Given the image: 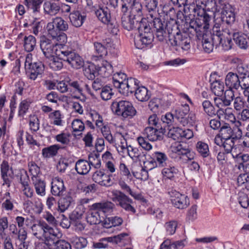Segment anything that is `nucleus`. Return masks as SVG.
<instances>
[{"label": "nucleus", "mask_w": 249, "mask_h": 249, "mask_svg": "<svg viewBox=\"0 0 249 249\" xmlns=\"http://www.w3.org/2000/svg\"><path fill=\"white\" fill-rule=\"evenodd\" d=\"M42 217L46 222L39 220L37 223L31 226L30 229L33 235L45 241H54L60 238L62 233L56 228L57 220L53 214L49 212H46L42 215Z\"/></svg>", "instance_id": "obj_1"}, {"label": "nucleus", "mask_w": 249, "mask_h": 249, "mask_svg": "<svg viewBox=\"0 0 249 249\" xmlns=\"http://www.w3.org/2000/svg\"><path fill=\"white\" fill-rule=\"evenodd\" d=\"M120 139V142L118 143L117 150L120 155L125 156L128 155L132 160H137L142 156L141 151L136 147L127 144L126 139L122 134L117 135Z\"/></svg>", "instance_id": "obj_2"}, {"label": "nucleus", "mask_w": 249, "mask_h": 249, "mask_svg": "<svg viewBox=\"0 0 249 249\" xmlns=\"http://www.w3.org/2000/svg\"><path fill=\"white\" fill-rule=\"evenodd\" d=\"M111 194L112 200L117 205L131 214H135L136 213V210L133 206L132 199L120 190H114L111 191Z\"/></svg>", "instance_id": "obj_3"}, {"label": "nucleus", "mask_w": 249, "mask_h": 249, "mask_svg": "<svg viewBox=\"0 0 249 249\" xmlns=\"http://www.w3.org/2000/svg\"><path fill=\"white\" fill-rule=\"evenodd\" d=\"M112 111L124 118H132L136 114V110L132 104L126 100L113 102L111 105Z\"/></svg>", "instance_id": "obj_4"}, {"label": "nucleus", "mask_w": 249, "mask_h": 249, "mask_svg": "<svg viewBox=\"0 0 249 249\" xmlns=\"http://www.w3.org/2000/svg\"><path fill=\"white\" fill-rule=\"evenodd\" d=\"M213 30L214 34L213 39L216 42V46L218 44L221 45L224 50H229L231 48L232 33L231 34L229 30L221 31L218 25L217 26L215 24Z\"/></svg>", "instance_id": "obj_5"}, {"label": "nucleus", "mask_w": 249, "mask_h": 249, "mask_svg": "<svg viewBox=\"0 0 249 249\" xmlns=\"http://www.w3.org/2000/svg\"><path fill=\"white\" fill-rule=\"evenodd\" d=\"M95 14L99 20L107 25V28L114 34H117L118 24L116 21L111 18L110 10L107 7H100L95 11Z\"/></svg>", "instance_id": "obj_6"}, {"label": "nucleus", "mask_w": 249, "mask_h": 249, "mask_svg": "<svg viewBox=\"0 0 249 249\" xmlns=\"http://www.w3.org/2000/svg\"><path fill=\"white\" fill-rule=\"evenodd\" d=\"M235 127L232 129L229 124H226L220 128V135L223 140L236 138L240 139L242 136V124L241 122H235Z\"/></svg>", "instance_id": "obj_7"}, {"label": "nucleus", "mask_w": 249, "mask_h": 249, "mask_svg": "<svg viewBox=\"0 0 249 249\" xmlns=\"http://www.w3.org/2000/svg\"><path fill=\"white\" fill-rule=\"evenodd\" d=\"M168 193L172 204L177 209H185L190 205L189 198L186 195L173 189H171Z\"/></svg>", "instance_id": "obj_8"}, {"label": "nucleus", "mask_w": 249, "mask_h": 249, "mask_svg": "<svg viewBox=\"0 0 249 249\" xmlns=\"http://www.w3.org/2000/svg\"><path fill=\"white\" fill-rule=\"evenodd\" d=\"M142 19V14H133L132 12L123 13L122 17V24L123 27L128 31L137 28L139 22Z\"/></svg>", "instance_id": "obj_9"}, {"label": "nucleus", "mask_w": 249, "mask_h": 249, "mask_svg": "<svg viewBox=\"0 0 249 249\" xmlns=\"http://www.w3.org/2000/svg\"><path fill=\"white\" fill-rule=\"evenodd\" d=\"M169 42L173 46H178L184 51H188L191 48V37L187 33H177L172 37L169 36Z\"/></svg>", "instance_id": "obj_10"}, {"label": "nucleus", "mask_w": 249, "mask_h": 249, "mask_svg": "<svg viewBox=\"0 0 249 249\" xmlns=\"http://www.w3.org/2000/svg\"><path fill=\"white\" fill-rule=\"evenodd\" d=\"M58 53H57L58 55L73 68L77 69L83 66L82 58L75 53L68 51H62Z\"/></svg>", "instance_id": "obj_11"}, {"label": "nucleus", "mask_w": 249, "mask_h": 249, "mask_svg": "<svg viewBox=\"0 0 249 249\" xmlns=\"http://www.w3.org/2000/svg\"><path fill=\"white\" fill-rule=\"evenodd\" d=\"M40 47L45 56L48 58L58 55V52L62 51L61 50H58L57 45L45 37L41 38Z\"/></svg>", "instance_id": "obj_12"}, {"label": "nucleus", "mask_w": 249, "mask_h": 249, "mask_svg": "<svg viewBox=\"0 0 249 249\" xmlns=\"http://www.w3.org/2000/svg\"><path fill=\"white\" fill-rule=\"evenodd\" d=\"M173 128L169 129L168 137L175 141H180L184 139H190L193 137V132L190 129H183L178 127L173 126Z\"/></svg>", "instance_id": "obj_13"}, {"label": "nucleus", "mask_w": 249, "mask_h": 249, "mask_svg": "<svg viewBox=\"0 0 249 249\" xmlns=\"http://www.w3.org/2000/svg\"><path fill=\"white\" fill-rule=\"evenodd\" d=\"M195 13L198 18L195 21V23L199 28H203L204 29H208L209 27V22L211 19L210 17L206 13L204 8L201 6L196 5L193 9Z\"/></svg>", "instance_id": "obj_14"}, {"label": "nucleus", "mask_w": 249, "mask_h": 249, "mask_svg": "<svg viewBox=\"0 0 249 249\" xmlns=\"http://www.w3.org/2000/svg\"><path fill=\"white\" fill-rule=\"evenodd\" d=\"M165 129L162 127H153V126L146 127L143 132V135L151 141L161 140L163 138Z\"/></svg>", "instance_id": "obj_15"}, {"label": "nucleus", "mask_w": 249, "mask_h": 249, "mask_svg": "<svg viewBox=\"0 0 249 249\" xmlns=\"http://www.w3.org/2000/svg\"><path fill=\"white\" fill-rule=\"evenodd\" d=\"M138 86V80L135 78H127L118 88L119 91L126 96L132 93Z\"/></svg>", "instance_id": "obj_16"}, {"label": "nucleus", "mask_w": 249, "mask_h": 249, "mask_svg": "<svg viewBox=\"0 0 249 249\" xmlns=\"http://www.w3.org/2000/svg\"><path fill=\"white\" fill-rule=\"evenodd\" d=\"M167 23L159 18H154L153 19V26L156 30V36L157 39L160 41L166 40L167 36V33L166 31Z\"/></svg>", "instance_id": "obj_17"}, {"label": "nucleus", "mask_w": 249, "mask_h": 249, "mask_svg": "<svg viewBox=\"0 0 249 249\" xmlns=\"http://www.w3.org/2000/svg\"><path fill=\"white\" fill-rule=\"evenodd\" d=\"M153 34H139L134 39L136 47L139 49H142L147 46H151L154 40Z\"/></svg>", "instance_id": "obj_18"}, {"label": "nucleus", "mask_w": 249, "mask_h": 249, "mask_svg": "<svg viewBox=\"0 0 249 249\" xmlns=\"http://www.w3.org/2000/svg\"><path fill=\"white\" fill-rule=\"evenodd\" d=\"M46 28L48 35L53 39H55L57 40H62V42H64L66 40V35L60 32L55 26L53 19L52 21L47 24Z\"/></svg>", "instance_id": "obj_19"}, {"label": "nucleus", "mask_w": 249, "mask_h": 249, "mask_svg": "<svg viewBox=\"0 0 249 249\" xmlns=\"http://www.w3.org/2000/svg\"><path fill=\"white\" fill-rule=\"evenodd\" d=\"M92 179L96 183L103 186H110L112 183L110 176L101 170L94 172Z\"/></svg>", "instance_id": "obj_20"}, {"label": "nucleus", "mask_w": 249, "mask_h": 249, "mask_svg": "<svg viewBox=\"0 0 249 249\" xmlns=\"http://www.w3.org/2000/svg\"><path fill=\"white\" fill-rule=\"evenodd\" d=\"M123 4L122 6V12L125 13L128 8L131 9V12L134 13L141 14L142 6L141 4L136 2L135 0H122Z\"/></svg>", "instance_id": "obj_21"}, {"label": "nucleus", "mask_w": 249, "mask_h": 249, "mask_svg": "<svg viewBox=\"0 0 249 249\" xmlns=\"http://www.w3.org/2000/svg\"><path fill=\"white\" fill-rule=\"evenodd\" d=\"M233 9L229 3L224 4L222 7V19L223 21L227 24H231L234 22L235 19Z\"/></svg>", "instance_id": "obj_22"}, {"label": "nucleus", "mask_w": 249, "mask_h": 249, "mask_svg": "<svg viewBox=\"0 0 249 249\" xmlns=\"http://www.w3.org/2000/svg\"><path fill=\"white\" fill-rule=\"evenodd\" d=\"M86 18V16L78 10L72 11L69 15L71 25L76 28L80 27L83 25Z\"/></svg>", "instance_id": "obj_23"}, {"label": "nucleus", "mask_w": 249, "mask_h": 249, "mask_svg": "<svg viewBox=\"0 0 249 249\" xmlns=\"http://www.w3.org/2000/svg\"><path fill=\"white\" fill-rule=\"evenodd\" d=\"M233 39L241 48L246 49L249 48V34L244 32L243 34L239 33H232Z\"/></svg>", "instance_id": "obj_24"}, {"label": "nucleus", "mask_w": 249, "mask_h": 249, "mask_svg": "<svg viewBox=\"0 0 249 249\" xmlns=\"http://www.w3.org/2000/svg\"><path fill=\"white\" fill-rule=\"evenodd\" d=\"M114 206L111 202L106 201L94 203L92 204V208L94 209H97L102 215L106 216V213L112 211Z\"/></svg>", "instance_id": "obj_25"}, {"label": "nucleus", "mask_w": 249, "mask_h": 249, "mask_svg": "<svg viewBox=\"0 0 249 249\" xmlns=\"http://www.w3.org/2000/svg\"><path fill=\"white\" fill-rule=\"evenodd\" d=\"M65 191L63 181L59 178L56 177L52 182L51 193L54 196L62 195Z\"/></svg>", "instance_id": "obj_26"}, {"label": "nucleus", "mask_w": 249, "mask_h": 249, "mask_svg": "<svg viewBox=\"0 0 249 249\" xmlns=\"http://www.w3.org/2000/svg\"><path fill=\"white\" fill-rule=\"evenodd\" d=\"M43 9L45 14L53 16L59 12L60 6L58 3L46 0L43 3Z\"/></svg>", "instance_id": "obj_27"}, {"label": "nucleus", "mask_w": 249, "mask_h": 249, "mask_svg": "<svg viewBox=\"0 0 249 249\" xmlns=\"http://www.w3.org/2000/svg\"><path fill=\"white\" fill-rule=\"evenodd\" d=\"M225 84L230 89H238L240 87V79L236 73L230 72L226 75Z\"/></svg>", "instance_id": "obj_28"}, {"label": "nucleus", "mask_w": 249, "mask_h": 249, "mask_svg": "<svg viewBox=\"0 0 249 249\" xmlns=\"http://www.w3.org/2000/svg\"><path fill=\"white\" fill-rule=\"evenodd\" d=\"M189 111L190 107L186 104L177 107L175 109L174 114L178 125H181L182 124L181 121L184 119Z\"/></svg>", "instance_id": "obj_29"}, {"label": "nucleus", "mask_w": 249, "mask_h": 249, "mask_svg": "<svg viewBox=\"0 0 249 249\" xmlns=\"http://www.w3.org/2000/svg\"><path fill=\"white\" fill-rule=\"evenodd\" d=\"M104 215H102L97 209L92 208V205L90 207V211L87 216V220L90 224H98L101 223Z\"/></svg>", "instance_id": "obj_30"}, {"label": "nucleus", "mask_w": 249, "mask_h": 249, "mask_svg": "<svg viewBox=\"0 0 249 249\" xmlns=\"http://www.w3.org/2000/svg\"><path fill=\"white\" fill-rule=\"evenodd\" d=\"M36 194L40 196L46 195V183L41 178H33L32 180Z\"/></svg>", "instance_id": "obj_31"}, {"label": "nucleus", "mask_w": 249, "mask_h": 249, "mask_svg": "<svg viewBox=\"0 0 249 249\" xmlns=\"http://www.w3.org/2000/svg\"><path fill=\"white\" fill-rule=\"evenodd\" d=\"M151 156L155 159L156 163L160 167H163L169 163V159L167 155L163 152L156 151L151 153Z\"/></svg>", "instance_id": "obj_32"}, {"label": "nucleus", "mask_w": 249, "mask_h": 249, "mask_svg": "<svg viewBox=\"0 0 249 249\" xmlns=\"http://www.w3.org/2000/svg\"><path fill=\"white\" fill-rule=\"evenodd\" d=\"M60 148V146L58 144L45 147L42 150V156L45 159L54 157L58 154V151Z\"/></svg>", "instance_id": "obj_33"}, {"label": "nucleus", "mask_w": 249, "mask_h": 249, "mask_svg": "<svg viewBox=\"0 0 249 249\" xmlns=\"http://www.w3.org/2000/svg\"><path fill=\"white\" fill-rule=\"evenodd\" d=\"M83 71L84 75L89 80L94 79L99 74L96 66L92 63L84 65Z\"/></svg>", "instance_id": "obj_34"}, {"label": "nucleus", "mask_w": 249, "mask_h": 249, "mask_svg": "<svg viewBox=\"0 0 249 249\" xmlns=\"http://www.w3.org/2000/svg\"><path fill=\"white\" fill-rule=\"evenodd\" d=\"M30 71V78L35 80L38 75L41 74L44 71V65L41 62H34L31 65Z\"/></svg>", "instance_id": "obj_35"}, {"label": "nucleus", "mask_w": 249, "mask_h": 249, "mask_svg": "<svg viewBox=\"0 0 249 249\" xmlns=\"http://www.w3.org/2000/svg\"><path fill=\"white\" fill-rule=\"evenodd\" d=\"M217 114L219 118L220 117L234 123L236 122V118L232 112V109L231 107H227L225 109L220 108L217 110Z\"/></svg>", "instance_id": "obj_36"}, {"label": "nucleus", "mask_w": 249, "mask_h": 249, "mask_svg": "<svg viewBox=\"0 0 249 249\" xmlns=\"http://www.w3.org/2000/svg\"><path fill=\"white\" fill-rule=\"evenodd\" d=\"M75 168L78 174L86 175L89 172L91 167L87 160H79L76 162Z\"/></svg>", "instance_id": "obj_37"}, {"label": "nucleus", "mask_w": 249, "mask_h": 249, "mask_svg": "<svg viewBox=\"0 0 249 249\" xmlns=\"http://www.w3.org/2000/svg\"><path fill=\"white\" fill-rule=\"evenodd\" d=\"M134 91H135V95L136 98L140 101H146L150 97V94L149 91L144 87H137Z\"/></svg>", "instance_id": "obj_38"}, {"label": "nucleus", "mask_w": 249, "mask_h": 249, "mask_svg": "<svg viewBox=\"0 0 249 249\" xmlns=\"http://www.w3.org/2000/svg\"><path fill=\"white\" fill-rule=\"evenodd\" d=\"M163 167L161 171L162 175L168 179L173 178L178 172V169L173 165L169 164V163Z\"/></svg>", "instance_id": "obj_39"}, {"label": "nucleus", "mask_w": 249, "mask_h": 249, "mask_svg": "<svg viewBox=\"0 0 249 249\" xmlns=\"http://www.w3.org/2000/svg\"><path fill=\"white\" fill-rule=\"evenodd\" d=\"M63 116L59 110H55L51 112L49 115V118L51 120V124L57 126L63 125Z\"/></svg>", "instance_id": "obj_40"}, {"label": "nucleus", "mask_w": 249, "mask_h": 249, "mask_svg": "<svg viewBox=\"0 0 249 249\" xmlns=\"http://www.w3.org/2000/svg\"><path fill=\"white\" fill-rule=\"evenodd\" d=\"M211 89L212 91L216 96L222 95L224 90V84L219 80H215L211 83Z\"/></svg>", "instance_id": "obj_41"}, {"label": "nucleus", "mask_w": 249, "mask_h": 249, "mask_svg": "<svg viewBox=\"0 0 249 249\" xmlns=\"http://www.w3.org/2000/svg\"><path fill=\"white\" fill-rule=\"evenodd\" d=\"M236 138L228 139L224 140L223 146L227 153H231L232 156L234 157L235 150L238 148L237 145L234 146V140Z\"/></svg>", "instance_id": "obj_42"}, {"label": "nucleus", "mask_w": 249, "mask_h": 249, "mask_svg": "<svg viewBox=\"0 0 249 249\" xmlns=\"http://www.w3.org/2000/svg\"><path fill=\"white\" fill-rule=\"evenodd\" d=\"M161 121L165 125L176 126L178 125V122L175 119L174 114L172 113H167L165 115H162L161 117Z\"/></svg>", "instance_id": "obj_43"}, {"label": "nucleus", "mask_w": 249, "mask_h": 249, "mask_svg": "<svg viewBox=\"0 0 249 249\" xmlns=\"http://www.w3.org/2000/svg\"><path fill=\"white\" fill-rule=\"evenodd\" d=\"M71 243L76 249H83L87 247L88 241L86 238L74 236L71 238Z\"/></svg>", "instance_id": "obj_44"}, {"label": "nucleus", "mask_w": 249, "mask_h": 249, "mask_svg": "<svg viewBox=\"0 0 249 249\" xmlns=\"http://www.w3.org/2000/svg\"><path fill=\"white\" fill-rule=\"evenodd\" d=\"M36 45V39L34 36L30 35L24 37V47L27 52H30L32 51L34 49Z\"/></svg>", "instance_id": "obj_45"}, {"label": "nucleus", "mask_w": 249, "mask_h": 249, "mask_svg": "<svg viewBox=\"0 0 249 249\" xmlns=\"http://www.w3.org/2000/svg\"><path fill=\"white\" fill-rule=\"evenodd\" d=\"M118 183L120 188L124 192L128 194L136 199H141L142 197V195L133 192L131 190L130 187L123 180H120Z\"/></svg>", "instance_id": "obj_46"}, {"label": "nucleus", "mask_w": 249, "mask_h": 249, "mask_svg": "<svg viewBox=\"0 0 249 249\" xmlns=\"http://www.w3.org/2000/svg\"><path fill=\"white\" fill-rule=\"evenodd\" d=\"M50 58L49 66L51 69L54 71H59L63 68V64L62 62L63 59L59 56L56 55V57L53 56Z\"/></svg>", "instance_id": "obj_47"}, {"label": "nucleus", "mask_w": 249, "mask_h": 249, "mask_svg": "<svg viewBox=\"0 0 249 249\" xmlns=\"http://www.w3.org/2000/svg\"><path fill=\"white\" fill-rule=\"evenodd\" d=\"M126 79L125 73L121 72H116L114 74L112 77L113 84L115 87L118 89Z\"/></svg>", "instance_id": "obj_48"}, {"label": "nucleus", "mask_w": 249, "mask_h": 249, "mask_svg": "<svg viewBox=\"0 0 249 249\" xmlns=\"http://www.w3.org/2000/svg\"><path fill=\"white\" fill-rule=\"evenodd\" d=\"M56 28L60 32L66 31L69 28L68 22L65 20L62 17H56L53 18Z\"/></svg>", "instance_id": "obj_49"}, {"label": "nucleus", "mask_w": 249, "mask_h": 249, "mask_svg": "<svg viewBox=\"0 0 249 249\" xmlns=\"http://www.w3.org/2000/svg\"><path fill=\"white\" fill-rule=\"evenodd\" d=\"M71 127L74 135H79L85 129V124L80 119H74L71 123Z\"/></svg>", "instance_id": "obj_50"}, {"label": "nucleus", "mask_w": 249, "mask_h": 249, "mask_svg": "<svg viewBox=\"0 0 249 249\" xmlns=\"http://www.w3.org/2000/svg\"><path fill=\"white\" fill-rule=\"evenodd\" d=\"M41 0H24V4L28 8H31L33 13L38 12L40 10Z\"/></svg>", "instance_id": "obj_51"}, {"label": "nucleus", "mask_w": 249, "mask_h": 249, "mask_svg": "<svg viewBox=\"0 0 249 249\" xmlns=\"http://www.w3.org/2000/svg\"><path fill=\"white\" fill-rule=\"evenodd\" d=\"M72 203V198L71 196L61 198L58 202V209L61 212H64L68 209Z\"/></svg>", "instance_id": "obj_52"}, {"label": "nucleus", "mask_w": 249, "mask_h": 249, "mask_svg": "<svg viewBox=\"0 0 249 249\" xmlns=\"http://www.w3.org/2000/svg\"><path fill=\"white\" fill-rule=\"evenodd\" d=\"M29 172L32 176L31 180L33 178H40L39 174L40 172L39 167L33 161H31L28 163Z\"/></svg>", "instance_id": "obj_53"}, {"label": "nucleus", "mask_w": 249, "mask_h": 249, "mask_svg": "<svg viewBox=\"0 0 249 249\" xmlns=\"http://www.w3.org/2000/svg\"><path fill=\"white\" fill-rule=\"evenodd\" d=\"M89 163L95 168H99L101 167V160L99 154L97 153H90L88 157Z\"/></svg>", "instance_id": "obj_54"}, {"label": "nucleus", "mask_w": 249, "mask_h": 249, "mask_svg": "<svg viewBox=\"0 0 249 249\" xmlns=\"http://www.w3.org/2000/svg\"><path fill=\"white\" fill-rule=\"evenodd\" d=\"M202 106L204 112L210 117H213L217 114L214 107L212 103L208 100H205L202 103Z\"/></svg>", "instance_id": "obj_55"}, {"label": "nucleus", "mask_w": 249, "mask_h": 249, "mask_svg": "<svg viewBox=\"0 0 249 249\" xmlns=\"http://www.w3.org/2000/svg\"><path fill=\"white\" fill-rule=\"evenodd\" d=\"M71 134L69 133L61 132L56 135L54 137L55 140L58 142L63 145H68L71 141Z\"/></svg>", "instance_id": "obj_56"}, {"label": "nucleus", "mask_w": 249, "mask_h": 249, "mask_svg": "<svg viewBox=\"0 0 249 249\" xmlns=\"http://www.w3.org/2000/svg\"><path fill=\"white\" fill-rule=\"evenodd\" d=\"M197 152L204 158L208 157L209 155V149L207 143L198 142L196 144Z\"/></svg>", "instance_id": "obj_57"}, {"label": "nucleus", "mask_w": 249, "mask_h": 249, "mask_svg": "<svg viewBox=\"0 0 249 249\" xmlns=\"http://www.w3.org/2000/svg\"><path fill=\"white\" fill-rule=\"evenodd\" d=\"M98 71L99 74H104V76L107 77L112 72V66L108 62L104 61Z\"/></svg>", "instance_id": "obj_58"}, {"label": "nucleus", "mask_w": 249, "mask_h": 249, "mask_svg": "<svg viewBox=\"0 0 249 249\" xmlns=\"http://www.w3.org/2000/svg\"><path fill=\"white\" fill-rule=\"evenodd\" d=\"M70 87L72 88L74 90L80 94H83V82L80 80H70L67 81Z\"/></svg>", "instance_id": "obj_59"}, {"label": "nucleus", "mask_w": 249, "mask_h": 249, "mask_svg": "<svg viewBox=\"0 0 249 249\" xmlns=\"http://www.w3.org/2000/svg\"><path fill=\"white\" fill-rule=\"evenodd\" d=\"M147 159L143 162L144 167L148 170H151L156 167H159L155 159L151 156V153L147 155Z\"/></svg>", "instance_id": "obj_60"}, {"label": "nucleus", "mask_w": 249, "mask_h": 249, "mask_svg": "<svg viewBox=\"0 0 249 249\" xmlns=\"http://www.w3.org/2000/svg\"><path fill=\"white\" fill-rule=\"evenodd\" d=\"M146 1L145 3V6L149 12V16L151 18H153L154 17V14H155V10H156L157 5V0H145Z\"/></svg>", "instance_id": "obj_61"}, {"label": "nucleus", "mask_w": 249, "mask_h": 249, "mask_svg": "<svg viewBox=\"0 0 249 249\" xmlns=\"http://www.w3.org/2000/svg\"><path fill=\"white\" fill-rule=\"evenodd\" d=\"M234 94L232 89H229L226 90L224 92V96L223 97L222 102L224 105L228 106H229L231 102L233 100Z\"/></svg>", "instance_id": "obj_62"}, {"label": "nucleus", "mask_w": 249, "mask_h": 249, "mask_svg": "<svg viewBox=\"0 0 249 249\" xmlns=\"http://www.w3.org/2000/svg\"><path fill=\"white\" fill-rule=\"evenodd\" d=\"M178 226V223L175 220H172L165 223L164 227L167 234L169 235L174 234L176 231Z\"/></svg>", "instance_id": "obj_63"}, {"label": "nucleus", "mask_w": 249, "mask_h": 249, "mask_svg": "<svg viewBox=\"0 0 249 249\" xmlns=\"http://www.w3.org/2000/svg\"><path fill=\"white\" fill-rule=\"evenodd\" d=\"M94 49L97 55L99 57H103L107 54V48L105 47L104 43L95 42L94 44Z\"/></svg>", "instance_id": "obj_64"}]
</instances>
